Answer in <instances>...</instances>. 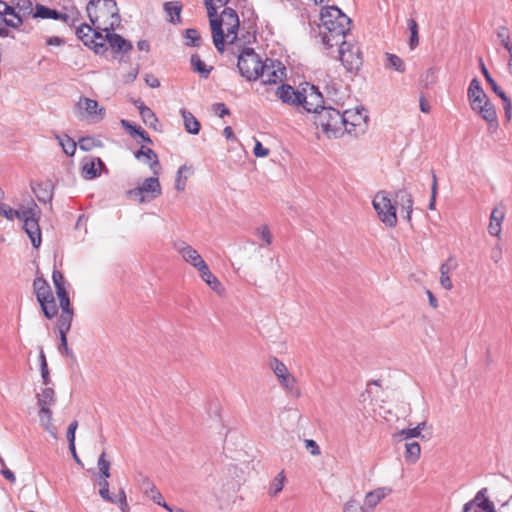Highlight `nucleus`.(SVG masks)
<instances>
[{
	"instance_id": "1",
	"label": "nucleus",
	"mask_w": 512,
	"mask_h": 512,
	"mask_svg": "<svg viewBox=\"0 0 512 512\" xmlns=\"http://www.w3.org/2000/svg\"><path fill=\"white\" fill-rule=\"evenodd\" d=\"M212 32V39L215 48L222 53L225 46H231L234 49L235 46L240 44L242 41L238 38V30L240 21L238 14L232 8H225L220 16L212 11L207 12Z\"/></svg>"
},
{
	"instance_id": "2",
	"label": "nucleus",
	"mask_w": 512,
	"mask_h": 512,
	"mask_svg": "<svg viewBox=\"0 0 512 512\" xmlns=\"http://www.w3.org/2000/svg\"><path fill=\"white\" fill-rule=\"evenodd\" d=\"M320 34L327 48L338 45L350 31L351 20L337 6L322 8Z\"/></svg>"
},
{
	"instance_id": "3",
	"label": "nucleus",
	"mask_w": 512,
	"mask_h": 512,
	"mask_svg": "<svg viewBox=\"0 0 512 512\" xmlns=\"http://www.w3.org/2000/svg\"><path fill=\"white\" fill-rule=\"evenodd\" d=\"M88 17L97 29L114 30L119 25L120 16L114 0H90L86 6Z\"/></svg>"
},
{
	"instance_id": "4",
	"label": "nucleus",
	"mask_w": 512,
	"mask_h": 512,
	"mask_svg": "<svg viewBox=\"0 0 512 512\" xmlns=\"http://www.w3.org/2000/svg\"><path fill=\"white\" fill-rule=\"evenodd\" d=\"M467 95L472 110L489 123L490 129L495 130L498 127L495 108L476 78L470 82Z\"/></svg>"
},
{
	"instance_id": "5",
	"label": "nucleus",
	"mask_w": 512,
	"mask_h": 512,
	"mask_svg": "<svg viewBox=\"0 0 512 512\" xmlns=\"http://www.w3.org/2000/svg\"><path fill=\"white\" fill-rule=\"evenodd\" d=\"M233 54H237L238 62L237 67L241 76L246 78L248 81H255L259 79V71L262 68L264 61L254 51L253 48L245 46L244 42H241L234 49H231Z\"/></svg>"
},
{
	"instance_id": "6",
	"label": "nucleus",
	"mask_w": 512,
	"mask_h": 512,
	"mask_svg": "<svg viewBox=\"0 0 512 512\" xmlns=\"http://www.w3.org/2000/svg\"><path fill=\"white\" fill-rule=\"evenodd\" d=\"M314 123L328 138H339L343 135V112L331 106L322 107L314 116Z\"/></svg>"
},
{
	"instance_id": "7",
	"label": "nucleus",
	"mask_w": 512,
	"mask_h": 512,
	"mask_svg": "<svg viewBox=\"0 0 512 512\" xmlns=\"http://www.w3.org/2000/svg\"><path fill=\"white\" fill-rule=\"evenodd\" d=\"M372 205L377 212L379 220L385 226L393 228L397 225L396 206L392 203L387 192H377L373 198Z\"/></svg>"
},
{
	"instance_id": "8",
	"label": "nucleus",
	"mask_w": 512,
	"mask_h": 512,
	"mask_svg": "<svg viewBox=\"0 0 512 512\" xmlns=\"http://www.w3.org/2000/svg\"><path fill=\"white\" fill-rule=\"evenodd\" d=\"M368 115L363 107L347 109L343 112V134L358 136L367 128Z\"/></svg>"
},
{
	"instance_id": "9",
	"label": "nucleus",
	"mask_w": 512,
	"mask_h": 512,
	"mask_svg": "<svg viewBox=\"0 0 512 512\" xmlns=\"http://www.w3.org/2000/svg\"><path fill=\"white\" fill-rule=\"evenodd\" d=\"M269 365L284 391L290 396L299 398L301 396V391L297 385V380L289 372L286 365L277 358H273Z\"/></svg>"
},
{
	"instance_id": "10",
	"label": "nucleus",
	"mask_w": 512,
	"mask_h": 512,
	"mask_svg": "<svg viewBox=\"0 0 512 512\" xmlns=\"http://www.w3.org/2000/svg\"><path fill=\"white\" fill-rule=\"evenodd\" d=\"M24 217L20 220L23 221V228L29 236L31 243L34 248H38L41 245V230L39 226L40 210L36 203L31 202L29 207L24 208Z\"/></svg>"
},
{
	"instance_id": "11",
	"label": "nucleus",
	"mask_w": 512,
	"mask_h": 512,
	"mask_svg": "<svg viewBox=\"0 0 512 512\" xmlns=\"http://www.w3.org/2000/svg\"><path fill=\"white\" fill-rule=\"evenodd\" d=\"M286 77V68L280 61L266 58L264 60L263 69L259 71L260 86L277 85Z\"/></svg>"
},
{
	"instance_id": "12",
	"label": "nucleus",
	"mask_w": 512,
	"mask_h": 512,
	"mask_svg": "<svg viewBox=\"0 0 512 512\" xmlns=\"http://www.w3.org/2000/svg\"><path fill=\"white\" fill-rule=\"evenodd\" d=\"M338 53H339V59L342 62L343 66L348 71L356 70L360 67L362 64L361 61V52L360 48L356 44H352L350 42H347L344 39H341V42L337 45Z\"/></svg>"
},
{
	"instance_id": "13",
	"label": "nucleus",
	"mask_w": 512,
	"mask_h": 512,
	"mask_svg": "<svg viewBox=\"0 0 512 512\" xmlns=\"http://www.w3.org/2000/svg\"><path fill=\"white\" fill-rule=\"evenodd\" d=\"M162 193L158 175L146 178L142 185L127 191V195H139V203H147L159 197Z\"/></svg>"
},
{
	"instance_id": "14",
	"label": "nucleus",
	"mask_w": 512,
	"mask_h": 512,
	"mask_svg": "<svg viewBox=\"0 0 512 512\" xmlns=\"http://www.w3.org/2000/svg\"><path fill=\"white\" fill-rule=\"evenodd\" d=\"M76 111L80 118H87L93 122L102 120L105 116V108L96 100L81 97L76 104Z\"/></svg>"
},
{
	"instance_id": "15",
	"label": "nucleus",
	"mask_w": 512,
	"mask_h": 512,
	"mask_svg": "<svg viewBox=\"0 0 512 512\" xmlns=\"http://www.w3.org/2000/svg\"><path fill=\"white\" fill-rule=\"evenodd\" d=\"M322 94L314 85L306 84L301 90L300 106L307 112H313L317 115L320 109L324 107Z\"/></svg>"
},
{
	"instance_id": "16",
	"label": "nucleus",
	"mask_w": 512,
	"mask_h": 512,
	"mask_svg": "<svg viewBox=\"0 0 512 512\" xmlns=\"http://www.w3.org/2000/svg\"><path fill=\"white\" fill-rule=\"evenodd\" d=\"M174 249L177 253L181 255L183 260L194 267L198 272L204 269L207 266L206 262L202 258V256L198 253V251L193 248L191 245L187 244L184 241H177L173 245Z\"/></svg>"
},
{
	"instance_id": "17",
	"label": "nucleus",
	"mask_w": 512,
	"mask_h": 512,
	"mask_svg": "<svg viewBox=\"0 0 512 512\" xmlns=\"http://www.w3.org/2000/svg\"><path fill=\"white\" fill-rule=\"evenodd\" d=\"M488 488H482L479 490L475 497L464 504L463 512H497L494 508V504L487 497Z\"/></svg>"
},
{
	"instance_id": "18",
	"label": "nucleus",
	"mask_w": 512,
	"mask_h": 512,
	"mask_svg": "<svg viewBox=\"0 0 512 512\" xmlns=\"http://www.w3.org/2000/svg\"><path fill=\"white\" fill-rule=\"evenodd\" d=\"M100 497L110 503H119L122 512H128L126 493L124 489H120L117 496H112L109 491L108 479H98Z\"/></svg>"
},
{
	"instance_id": "19",
	"label": "nucleus",
	"mask_w": 512,
	"mask_h": 512,
	"mask_svg": "<svg viewBox=\"0 0 512 512\" xmlns=\"http://www.w3.org/2000/svg\"><path fill=\"white\" fill-rule=\"evenodd\" d=\"M275 95L283 103L300 107L301 90H294L290 85L281 84L275 88Z\"/></svg>"
},
{
	"instance_id": "20",
	"label": "nucleus",
	"mask_w": 512,
	"mask_h": 512,
	"mask_svg": "<svg viewBox=\"0 0 512 512\" xmlns=\"http://www.w3.org/2000/svg\"><path fill=\"white\" fill-rule=\"evenodd\" d=\"M457 267L458 263L454 256H449L448 259L440 265V284L447 291L453 289L450 274L453 273Z\"/></svg>"
},
{
	"instance_id": "21",
	"label": "nucleus",
	"mask_w": 512,
	"mask_h": 512,
	"mask_svg": "<svg viewBox=\"0 0 512 512\" xmlns=\"http://www.w3.org/2000/svg\"><path fill=\"white\" fill-rule=\"evenodd\" d=\"M33 17L41 19L61 20L62 22L67 24H70L71 21V17L68 14L58 12L55 9L48 8L41 4L36 5Z\"/></svg>"
},
{
	"instance_id": "22",
	"label": "nucleus",
	"mask_w": 512,
	"mask_h": 512,
	"mask_svg": "<svg viewBox=\"0 0 512 512\" xmlns=\"http://www.w3.org/2000/svg\"><path fill=\"white\" fill-rule=\"evenodd\" d=\"M0 16H3V21L5 24L12 28H18L23 22L21 15L17 13L13 7L7 5V3L1 0Z\"/></svg>"
},
{
	"instance_id": "23",
	"label": "nucleus",
	"mask_w": 512,
	"mask_h": 512,
	"mask_svg": "<svg viewBox=\"0 0 512 512\" xmlns=\"http://www.w3.org/2000/svg\"><path fill=\"white\" fill-rule=\"evenodd\" d=\"M135 157L138 160L144 159V161L149 165L151 171L153 172V175H159L161 165L157 154L152 149L141 147V149L135 153Z\"/></svg>"
},
{
	"instance_id": "24",
	"label": "nucleus",
	"mask_w": 512,
	"mask_h": 512,
	"mask_svg": "<svg viewBox=\"0 0 512 512\" xmlns=\"http://www.w3.org/2000/svg\"><path fill=\"white\" fill-rule=\"evenodd\" d=\"M395 203L405 211L406 215L404 218L410 222L411 213L413 211V198L412 195L405 189H400L395 192Z\"/></svg>"
},
{
	"instance_id": "25",
	"label": "nucleus",
	"mask_w": 512,
	"mask_h": 512,
	"mask_svg": "<svg viewBox=\"0 0 512 512\" xmlns=\"http://www.w3.org/2000/svg\"><path fill=\"white\" fill-rule=\"evenodd\" d=\"M104 163L100 158H84L82 161V175L85 179H94L100 175Z\"/></svg>"
},
{
	"instance_id": "26",
	"label": "nucleus",
	"mask_w": 512,
	"mask_h": 512,
	"mask_svg": "<svg viewBox=\"0 0 512 512\" xmlns=\"http://www.w3.org/2000/svg\"><path fill=\"white\" fill-rule=\"evenodd\" d=\"M505 218V211L503 208L495 207L490 215V222L488 225V232L492 236L500 237L502 223Z\"/></svg>"
},
{
	"instance_id": "27",
	"label": "nucleus",
	"mask_w": 512,
	"mask_h": 512,
	"mask_svg": "<svg viewBox=\"0 0 512 512\" xmlns=\"http://www.w3.org/2000/svg\"><path fill=\"white\" fill-rule=\"evenodd\" d=\"M391 492L392 489L389 487H379L373 491L368 492L364 499L365 507L373 509L382 499L388 496Z\"/></svg>"
},
{
	"instance_id": "28",
	"label": "nucleus",
	"mask_w": 512,
	"mask_h": 512,
	"mask_svg": "<svg viewBox=\"0 0 512 512\" xmlns=\"http://www.w3.org/2000/svg\"><path fill=\"white\" fill-rule=\"evenodd\" d=\"M40 425L54 438H57L58 430L52 422V411L50 408H39L38 412Z\"/></svg>"
},
{
	"instance_id": "29",
	"label": "nucleus",
	"mask_w": 512,
	"mask_h": 512,
	"mask_svg": "<svg viewBox=\"0 0 512 512\" xmlns=\"http://www.w3.org/2000/svg\"><path fill=\"white\" fill-rule=\"evenodd\" d=\"M111 30L105 31L106 34L103 35L100 31L94 30L92 32L91 46L89 48L93 49L96 54H102L107 50L106 43H108V32Z\"/></svg>"
},
{
	"instance_id": "30",
	"label": "nucleus",
	"mask_w": 512,
	"mask_h": 512,
	"mask_svg": "<svg viewBox=\"0 0 512 512\" xmlns=\"http://www.w3.org/2000/svg\"><path fill=\"white\" fill-rule=\"evenodd\" d=\"M33 289L38 302L41 300L48 299L50 296L53 295L50 285L42 277H38L34 280Z\"/></svg>"
},
{
	"instance_id": "31",
	"label": "nucleus",
	"mask_w": 512,
	"mask_h": 512,
	"mask_svg": "<svg viewBox=\"0 0 512 512\" xmlns=\"http://www.w3.org/2000/svg\"><path fill=\"white\" fill-rule=\"evenodd\" d=\"M56 402V395L54 389L46 387L37 394V405L39 408H50Z\"/></svg>"
},
{
	"instance_id": "32",
	"label": "nucleus",
	"mask_w": 512,
	"mask_h": 512,
	"mask_svg": "<svg viewBox=\"0 0 512 512\" xmlns=\"http://www.w3.org/2000/svg\"><path fill=\"white\" fill-rule=\"evenodd\" d=\"M200 277L202 280L216 293L222 294L224 291V288L222 287L220 281L217 279L216 276H214L211 271L209 270L208 265L204 267L203 270L200 272Z\"/></svg>"
},
{
	"instance_id": "33",
	"label": "nucleus",
	"mask_w": 512,
	"mask_h": 512,
	"mask_svg": "<svg viewBox=\"0 0 512 512\" xmlns=\"http://www.w3.org/2000/svg\"><path fill=\"white\" fill-rule=\"evenodd\" d=\"M108 43L117 51H129L132 49V45L130 42L126 41L121 35L112 33L111 31L108 32Z\"/></svg>"
},
{
	"instance_id": "34",
	"label": "nucleus",
	"mask_w": 512,
	"mask_h": 512,
	"mask_svg": "<svg viewBox=\"0 0 512 512\" xmlns=\"http://www.w3.org/2000/svg\"><path fill=\"white\" fill-rule=\"evenodd\" d=\"M286 483V475L284 471H280L270 482L268 487V495L276 497L284 488Z\"/></svg>"
},
{
	"instance_id": "35",
	"label": "nucleus",
	"mask_w": 512,
	"mask_h": 512,
	"mask_svg": "<svg viewBox=\"0 0 512 512\" xmlns=\"http://www.w3.org/2000/svg\"><path fill=\"white\" fill-rule=\"evenodd\" d=\"M181 115L183 117L184 126L188 133L190 134H198L200 131V123L199 121L193 116V114L185 109H181Z\"/></svg>"
},
{
	"instance_id": "36",
	"label": "nucleus",
	"mask_w": 512,
	"mask_h": 512,
	"mask_svg": "<svg viewBox=\"0 0 512 512\" xmlns=\"http://www.w3.org/2000/svg\"><path fill=\"white\" fill-rule=\"evenodd\" d=\"M140 116L145 123L150 128L156 129L158 119L155 113L147 107L143 102H140L138 105Z\"/></svg>"
},
{
	"instance_id": "37",
	"label": "nucleus",
	"mask_w": 512,
	"mask_h": 512,
	"mask_svg": "<svg viewBox=\"0 0 512 512\" xmlns=\"http://www.w3.org/2000/svg\"><path fill=\"white\" fill-rule=\"evenodd\" d=\"M421 447L418 442H407L405 444V460L409 463H416L420 457Z\"/></svg>"
},
{
	"instance_id": "38",
	"label": "nucleus",
	"mask_w": 512,
	"mask_h": 512,
	"mask_svg": "<svg viewBox=\"0 0 512 512\" xmlns=\"http://www.w3.org/2000/svg\"><path fill=\"white\" fill-rule=\"evenodd\" d=\"M39 304L46 318L52 319L57 315L58 308L53 295L48 299L39 301Z\"/></svg>"
},
{
	"instance_id": "39",
	"label": "nucleus",
	"mask_w": 512,
	"mask_h": 512,
	"mask_svg": "<svg viewBox=\"0 0 512 512\" xmlns=\"http://www.w3.org/2000/svg\"><path fill=\"white\" fill-rule=\"evenodd\" d=\"M55 138L66 155L73 156L75 154L76 143L71 137L68 135H56Z\"/></svg>"
},
{
	"instance_id": "40",
	"label": "nucleus",
	"mask_w": 512,
	"mask_h": 512,
	"mask_svg": "<svg viewBox=\"0 0 512 512\" xmlns=\"http://www.w3.org/2000/svg\"><path fill=\"white\" fill-rule=\"evenodd\" d=\"M385 67L387 69H394L397 72L403 73L405 71V64L403 60L395 54L386 53Z\"/></svg>"
},
{
	"instance_id": "41",
	"label": "nucleus",
	"mask_w": 512,
	"mask_h": 512,
	"mask_svg": "<svg viewBox=\"0 0 512 512\" xmlns=\"http://www.w3.org/2000/svg\"><path fill=\"white\" fill-rule=\"evenodd\" d=\"M190 63L194 72L200 74L201 77L207 78L211 68H207L206 64L200 59L199 55L193 54Z\"/></svg>"
},
{
	"instance_id": "42",
	"label": "nucleus",
	"mask_w": 512,
	"mask_h": 512,
	"mask_svg": "<svg viewBox=\"0 0 512 512\" xmlns=\"http://www.w3.org/2000/svg\"><path fill=\"white\" fill-rule=\"evenodd\" d=\"M191 167L187 165H182L179 167L177 173H176V179H175V189L178 192H183L186 187V182L188 179L187 175H184L185 172H190Z\"/></svg>"
},
{
	"instance_id": "43",
	"label": "nucleus",
	"mask_w": 512,
	"mask_h": 512,
	"mask_svg": "<svg viewBox=\"0 0 512 512\" xmlns=\"http://www.w3.org/2000/svg\"><path fill=\"white\" fill-rule=\"evenodd\" d=\"M73 310L62 311L58 320L59 333H67L71 328Z\"/></svg>"
},
{
	"instance_id": "44",
	"label": "nucleus",
	"mask_w": 512,
	"mask_h": 512,
	"mask_svg": "<svg viewBox=\"0 0 512 512\" xmlns=\"http://www.w3.org/2000/svg\"><path fill=\"white\" fill-rule=\"evenodd\" d=\"M106 453L103 451L97 461V466L99 469V476L98 479H108L111 476L110 473V466L111 463L106 460Z\"/></svg>"
},
{
	"instance_id": "45",
	"label": "nucleus",
	"mask_w": 512,
	"mask_h": 512,
	"mask_svg": "<svg viewBox=\"0 0 512 512\" xmlns=\"http://www.w3.org/2000/svg\"><path fill=\"white\" fill-rule=\"evenodd\" d=\"M32 190L38 201L42 203H48L52 200L53 194L49 189V185L44 186L42 184H38L37 187H33Z\"/></svg>"
},
{
	"instance_id": "46",
	"label": "nucleus",
	"mask_w": 512,
	"mask_h": 512,
	"mask_svg": "<svg viewBox=\"0 0 512 512\" xmlns=\"http://www.w3.org/2000/svg\"><path fill=\"white\" fill-rule=\"evenodd\" d=\"M479 62H480L481 72L484 75L487 83L490 85L493 92L499 97H504L505 92L498 86V84L495 82V80L491 77V75H490L489 71L487 70L486 66L484 65L482 59H480Z\"/></svg>"
},
{
	"instance_id": "47",
	"label": "nucleus",
	"mask_w": 512,
	"mask_h": 512,
	"mask_svg": "<svg viewBox=\"0 0 512 512\" xmlns=\"http://www.w3.org/2000/svg\"><path fill=\"white\" fill-rule=\"evenodd\" d=\"M92 32H93V29L89 25L83 24L79 28H77L76 35L83 42V44L85 46L90 47L91 42H93L91 40Z\"/></svg>"
},
{
	"instance_id": "48",
	"label": "nucleus",
	"mask_w": 512,
	"mask_h": 512,
	"mask_svg": "<svg viewBox=\"0 0 512 512\" xmlns=\"http://www.w3.org/2000/svg\"><path fill=\"white\" fill-rule=\"evenodd\" d=\"M145 486V494L151 498L156 504L162 506L163 504V497L162 494L159 492V490L155 487L153 483L150 481H146L144 483Z\"/></svg>"
},
{
	"instance_id": "49",
	"label": "nucleus",
	"mask_w": 512,
	"mask_h": 512,
	"mask_svg": "<svg viewBox=\"0 0 512 512\" xmlns=\"http://www.w3.org/2000/svg\"><path fill=\"white\" fill-rule=\"evenodd\" d=\"M21 17H26L34 14L33 4L31 0H18L15 7H13Z\"/></svg>"
},
{
	"instance_id": "50",
	"label": "nucleus",
	"mask_w": 512,
	"mask_h": 512,
	"mask_svg": "<svg viewBox=\"0 0 512 512\" xmlns=\"http://www.w3.org/2000/svg\"><path fill=\"white\" fill-rule=\"evenodd\" d=\"M201 43V36L196 29H187L185 31V45L190 47H198Z\"/></svg>"
},
{
	"instance_id": "51",
	"label": "nucleus",
	"mask_w": 512,
	"mask_h": 512,
	"mask_svg": "<svg viewBox=\"0 0 512 512\" xmlns=\"http://www.w3.org/2000/svg\"><path fill=\"white\" fill-rule=\"evenodd\" d=\"M0 214H2L8 220H13L14 218H17L20 220L21 217L25 216L24 208H21L20 210H14L5 205L0 206Z\"/></svg>"
},
{
	"instance_id": "52",
	"label": "nucleus",
	"mask_w": 512,
	"mask_h": 512,
	"mask_svg": "<svg viewBox=\"0 0 512 512\" xmlns=\"http://www.w3.org/2000/svg\"><path fill=\"white\" fill-rule=\"evenodd\" d=\"M78 144L80 149L84 151H90L93 148L101 145L100 141L96 140L93 137H83L79 140Z\"/></svg>"
},
{
	"instance_id": "53",
	"label": "nucleus",
	"mask_w": 512,
	"mask_h": 512,
	"mask_svg": "<svg viewBox=\"0 0 512 512\" xmlns=\"http://www.w3.org/2000/svg\"><path fill=\"white\" fill-rule=\"evenodd\" d=\"M255 233L265 243V245H270L272 243V235L267 225L258 227Z\"/></svg>"
},
{
	"instance_id": "54",
	"label": "nucleus",
	"mask_w": 512,
	"mask_h": 512,
	"mask_svg": "<svg viewBox=\"0 0 512 512\" xmlns=\"http://www.w3.org/2000/svg\"><path fill=\"white\" fill-rule=\"evenodd\" d=\"M165 10L169 14L171 22L175 21L174 16H176L177 20H179L181 8L176 3H173V2L166 3Z\"/></svg>"
},
{
	"instance_id": "55",
	"label": "nucleus",
	"mask_w": 512,
	"mask_h": 512,
	"mask_svg": "<svg viewBox=\"0 0 512 512\" xmlns=\"http://www.w3.org/2000/svg\"><path fill=\"white\" fill-rule=\"evenodd\" d=\"M229 0H205L204 4L206 6L207 12L212 11V13H216V11L224 7Z\"/></svg>"
},
{
	"instance_id": "56",
	"label": "nucleus",
	"mask_w": 512,
	"mask_h": 512,
	"mask_svg": "<svg viewBox=\"0 0 512 512\" xmlns=\"http://www.w3.org/2000/svg\"><path fill=\"white\" fill-rule=\"evenodd\" d=\"M121 125L131 136H139L140 133H143V129L140 126H135L128 120L122 119Z\"/></svg>"
},
{
	"instance_id": "57",
	"label": "nucleus",
	"mask_w": 512,
	"mask_h": 512,
	"mask_svg": "<svg viewBox=\"0 0 512 512\" xmlns=\"http://www.w3.org/2000/svg\"><path fill=\"white\" fill-rule=\"evenodd\" d=\"M397 436L400 438V440H409L412 438H418L420 437V433L418 432V429L416 427L414 428H408L401 430Z\"/></svg>"
},
{
	"instance_id": "58",
	"label": "nucleus",
	"mask_w": 512,
	"mask_h": 512,
	"mask_svg": "<svg viewBox=\"0 0 512 512\" xmlns=\"http://www.w3.org/2000/svg\"><path fill=\"white\" fill-rule=\"evenodd\" d=\"M78 427V422L76 420L72 421L67 429V440L69 442V446H73L75 444V433Z\"/></svg>"
},
{
	"instance_id": "59",
	"label": "nucleus",
	"mask_w": 512,
	"mask_h": 512,
	"mask_svg": "<svg viewBox=\"0 0 512 512\" xmlns=\"http://www.w3.org/2000/svg\"><path fill=\"white\" fill-rule=\"evenodd\" d=\"M66 334L67 333H60V346H59V351L61 353H64L65 355L67 356H71L73 357V353L72 351L69 349L68 347V344H67V337H66Z\"/></svg>"
},
{
	"instance_id": "60",
	"label": "nucleus",
	"mask_w": 512,
	"mask_h": 512,
	"mask_svg": "<svg viewBox=\"0 0 512 512\" xmlns=\"http://www.w3.org/2000/svg\"><path fill=\"white\" fill-rule=\"evenodd\" d=\"M212 109H213L214 113L221 118L230 114L229 109L226 107V105L224 103H215L213 105Z\"/></svg>"
},
{
	"instance_id": "61",
	"label": "nucleus",
	"mask_w": 512,
	"mask_h": 512,
	"mask_svg": "<svg viewBox=\"0 0 512 512\" xmlns=\"http://www.w3.org/2000/svg\"><path fill=\"white\" fill-rule=\"evenodd\" d=\"M344 512H364L363 508L355 500H350L344 505Z\"/></svg>"
},
{
	"instance_id": "62",
	"label": "nucleus",
	"mask_w": 512,
	"mask_h": 512,
	"mask_svg": "<svg viewBox=\"0 0 512 512\" xmlns=\"http://www.w3.org/2000/svg\"><path fill=\"white\" fill-rule=\"evenodd\" d=\"M501 100L503 101V108H504V111H505V116L508 120L511 119L512 117V104H511V101L510 99L508 98V96L506 94H504V97H500Z\"/></svg>"
},
{
	"instance_id": "63",
	"label": "nucleus",
	"mask_w": 512,
	"mask_h": 512,
	"mask_svg": "<svg viewBox=\"0 0 512 512\" xmlns=\"http://www.w3.org/2000/svg\"><path fill=\"white\" fill-rule=\"evenodd\" d=\"M305 447L314 456H318L320 454V448H319L318 444L312 439L305 440Z\"/></svg>"
},
{
	"instance_id": "64",
	"label": "nucleus",
	"mask_w": 512,
	"mask_h": 512,
	"mask_svg": "<svg viewBox=\"0 0 512 512\" xmlns=\"http://www.w3.org/2000/svg\"><path fill=\"white\" fill-rule=\"evenodd\" d=\"M52 280H53L55 288L65 285V278H64L63 274L58 270L53 271Z\"/></svg>"
}]
</instances>
